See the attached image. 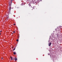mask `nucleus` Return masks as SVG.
Returning a JSON list of instances; mask_svg holds the SVG:
<instances>
[{
	"label": "nucleus",
	"mask_w": 62,
	"mask_h": 62,
	"mask_svg": "<svg viewBox=\"0 0 62 62\" xmlns=\"http://www.w3.org/2000/svg\"><path fill=\"white\" fill-rule=\"evenodd\" d=\"M11 4L10 3L9 4V10L10 11L11 10Z\"/></svg>",
	"instance_id": "obj_1"
},
{
	"label": "nucleus",
	"mask_w": 62,
	"mask_h": 62,
	"mask_svg": "<svg viewBox=\"0 0 62 62\" xmlns=\"http://www.w3.org/2000/svg\"><path fill=\"white\" fill-rule=\"evenodd\" d=\"M51 44H52V43H50L49 45V46H50L51 45Z\"/></svg>",
	"instance_id": "obj_2"
},
{
	"label": "nucleus",
	"mask_w": 62,
	"mask_h": 62,
	"mask_svg": "<svg viewBox=\"0 0 62 62\" xmlns=\"http://www.w3.org/2000/svg\"><path fill=\"white\" fill-rule=\"evenodd\" d=\"M57 30H58V31H59L60 30V29H59V28H57Z\"/></svg>",
	"instance_id": "obj_3"
},
{
	"label": "nucleus",
	"mask_w": 62,
	"mask_h": 62,
	"mask_svg": "<svg viewBox=\"0 0 62 62\" xmlns=\"http://www.w3.org/2000/svg\"><path fill=\"white\" fill-rule=\"evenodd\" d=\"M15 59H16L15 60V61H16V60H17V58H15Z\"/></svg>",
	"instance_id": "obj_4"
},
{
	"label": "nucleus",
	"mask_w": 62,
	"mask_h": 62,
	"mask_svg": "<svg viewBox=\"0 0 62 62\" xmlns=\"http://www.w3.org/2000/svg\"><path fill=\"white\" fill-rule=\"evenodd\" d=\"M29 6L30 7H31V4H29Z\"/></svg>",
	"instance_id": "obj_5"
},
{
	"label": "nucleus",
	"mask_w": 62,
	"mask_h": 62,
	"mask_svg": "<svg viewBox=\"0 0 62 62\" xmlns=\"http://www.w3.org/2000/svg\"><path fill=\"white\" fill-rule=\"evenodd\" d=\"M55 31H56V32L57 31H58V30H57V29H55Z\"/></svg>",
	"instance_id": "obj_6"
},
{
	"label": "nucleus",
	"mask_w": 62,
	"mask_h": 62,
	"mask_svg": "<svg viewBox=\"0 0 62 62\" xmlns=\"http://www.w3.org/2000/svg\"><path fill=\"white\" fill-rule=\"evenodd\" d=\"M8 17L7 18V19H6V21H7L8 20Z\"/></svg>",
	"instance_id": "obj_7"
},
{
	"label": "nucleus",
	"mask_w": 62,
	"mask_h": 62,
	"mask_svg": "<svg viewBox=\"0 0 62 62\" xmlns=\"http://www.w3.org/2000/svg\"><path fill=\"white\" fill-rule=\"evenodd\" d=\"M14 54H16V53L15 52H14Z\"/></svg>",
	"instance_id": "obj_8"
},
{
	"label": "nucleus",
	"mask_w": 62,
	"mask_h": 62,
	"mask_svg": "<svg viewBox=\"0 0 62 62\" xmlns=\"http://www.w3.org/2000/svg\"><path fill=\"white\" fill-rule=\"evenodd\" d=\"M16 41H19V40H18V39H17V40H16Z\"/></svg>",
	"instance_id": "obj_9"
},
{
	"label": "nucleus",
	"mask_w": 62,
	"mask_h": 62,
	"mask_svg": "<svg viewBox=\"0 0 62 62\" xmlns=\"http://www.w3.org/2000/svg\"><path fill=\"white\" fill-rule=\"evenodd\" d=\"M15 50V48L13 50V51H14Z\"/></svg>",
	"instance_id": "obj_10"
},
{
	"label": "nucleus",
	"mask_w": 62,
	"mask_h": 62,
	"mask_svg": "<svg viewBox=\"0 0 62 62\" xmlns=\"http://www.w3.org/2000/svg\"><path fill=\"white\" fill-rule=\"evenodd\" d=\"M13 33H15V31H14Z\"/></svg>",
	"instance_id": "obj_11"
},
{
	"label": "nucleus",
	"mask_w": 62,
	"mask_h": 62,
	"mask_svg": "<svg viewBox=\"0 0 62 62\" xmlns=\"http://www.w3.org/2000/svg\"><path fill=\"white\" fill-rule=\"evenodd\" d=\"M11 0V2H12V1H14V0Z\"/></svg>",
	"instance_id": "obj_12"
},
{
	"label": "nucleus",
	"mask_w": 62,
	"mask_h": 62,
	"mask_svg": "<svg viewBox=\"0 0 62 62\" xmlns=\"http://www.w3.org/2000/svg\"><path fill=\"white\" fill-rule=\"evenodd\" d=\"M11 59L12 60H13V58H11Z\"/></svg>",
	"instance_id": "obj_13"
},
{
	"label": "nucleus",
	"mask_w": 62,
	"mask_h": 62,
	"mask_svg": "<svg viewBox=\"0 0 62 62\" xmlns=\"http://www.w3.org/2000/svg\"><path fill=\"white\" fill-rule=\"evenodd\" d=\"M57 37L58 38V35H57Z\"/></svg>",
	"instance_id": "obj_14"
},
{
	"label": "nucleus",
	"mask_w": 62,
	"mask_h": 62,
	"mask_svg": "<svg viewBox=\"0 0 62 62\" xmlns=\"http://www.w3.org/2000/svg\"><path fill=\"white\" fill-rule=\"evenodd\" d=\"M14 25H15V23H14Z\"/></svg>",
	"instance_id": "obj_15"
},
{
	"label": "nucleus",
	"mask_w": 62,
	"mask_h": 62,
	"mask_svg": "<svg viewBox=\"0 0 62 62\" xmlns=\"http://www.w3.org/2000/svg\"><path fill=\"white\" fill-rule=\"evenodd\" d=\"M10 58H12V57L11 56L10 57Z\"/></svg>",
	"instance_id": "obj_16"
},
{
	"label": "nucleus",
	"mask_w": 62,
	"mask_h": 62,
	"mask_svg": "<svg viewBox=\"0 0 62 62\" xmlns=\"http://www.w3.org/2000/svg\"><path fill=\"white\" fill-rule=\"evenodd\" d=\"M1 59H3V58H2Z\"/></svg>",
	"instance_id": "obj_17"
},
{
	"label": "nucleus",
	"mask_w": 62,
	"mask_h": 62,
	"mask_svg": "<svg viewBox=\"0 0 62 62\" xmlns=\"http://www.w3.org/2000/svg\"><path fill=\"white\" fill-rule=\"evenodd\" d=\"M39 1H42V0H39Z\"/></svg>",
	"instance_id": "obj_18"
},
{
	"label": "nucleus",
	"mask_w": 62,
	"mask_h": 62,
	"mask_svg": "<svg viewBox=\"0 0 62 62\" xmlns=\"http://www.w3.org/2000/svg\"><path fill=\"white\" fill-rule=\"evenodd\" d=\"M2 32V31H0V32Z\"/></svg>",
	"instance_id": "obj_19"
},
{
	"label": "nucleus",
	"mask_w": 62,
	"mask_h": 62,
	"mask_svg": "<svg viewBox=\"0 0 62 62\" xmlns=\"http://www.w3.org/2000/svg\"><path fill=\"white\" fill-rule=\"evenodd\" d=\"M48 55H50L49 54H48Z\"/></svg>",
	"instance_id": "obj_20"
},
{
	"label": "nucleus",
	"mask_w": 62,
	"mask_h": 62,
	"mask_svg": "<svg viewBox=\"0 0 62 62\" xmlns=\"http://www.w3.org/2000/svg\"><path fill=\"white\" fill-rule=\"evenodd\" d=\"M1 33H0V35H1Z\"/></svg>",
	"instance_id": "obj_21"
},
{
	"label": "nucleus",
	"mask_w": 62,
	"mask_h": 62,
	"mask_svg": "<svg viewBox=\"0 0 62 62\" xmlns=\"http://www.w3.org/2000/svg\"><path fill=\"white\" fill-rule=\"evenodd\" d=\"M14 59V60L15 59Z\"/></svg>",
	"instance_id": "obj_22"
}]
</instances>
